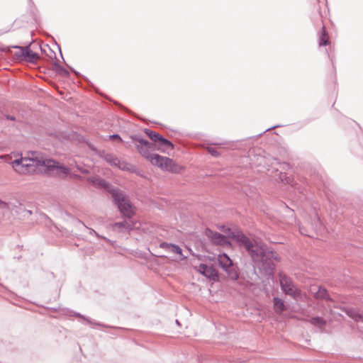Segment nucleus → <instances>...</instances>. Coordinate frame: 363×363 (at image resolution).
<instances>
[{
	"label": "nucleus",
	"mask_w": 363,
	"mask_h": 363,
	"mask_svg": "<svg viewBox=\"0 0 363 363\" xmlns=\"http://www.w3.org/2000/svg\"><path fill=\"white\" fill-rule=\"evenodd\" d=\"M108 138L111 140H116L118 142H122L123 141L121 137L118 134H117V133H114V134L110 135H108Z\"/></svg>",
	"instance_id": "7c9ffc66"
},
{
	"label": "nucleus",
	"mask_w": 363,
	"mask_h": 363,
	"mask_svg": "<svg viewBox=\"0 0 363 363\" xmlns=\"http://www.w3.org/2000/svg\"><path fill=\"white\" fill-rule=\"evenodd\" d=\"M91 150L95 151L100 158L104 160L111 166L116 167L117 164H119V159L115 155L108 153L105 150H97L95 147H91Z\"/></svg>",
	"instance_id": "423d86ee"
},
{
	"label": "nucleus",
	"mask_w": 363,
	"mask_h": 363,
	"mask_svg": "<svg viewBox=\"0 0 363 363\" xmlns=\"http://www.w3.org/2000/svg\"><path fill=\"white\" fill-rule=\"evenodd\" d=\"M174 145L173 143L165 138L164 136L160 135V138H158V140L156 143V150H161L162 152H165L166 150H173Z\"/></svg>",
	"instance_id": "f8f14e48"
},
{
	"label": "nucleus",
	"mask_w": 363,
	"mask_h": 363,
	"mask_svg": "<svg viewBox=\"0 0 363 363\" xmlns=\"http://www.w3.org/2000/svg\"><path fill=\"white\" fill-rule=\"evenodd\" d=\"M281 174H282V171H287L291 169V165L288 162L281 163Z\"/></svg>",
	"instance_id": "c85d7f7f"
},
{
	"label": "nucleus",
	"mask_w": 363,
	"mask_h": 363,
	"mask_svg": "<svg viewBox=\"0 0 363 363\" xmlns=\"http://www.w3.org/2000/svg\"><path fill=\"white\" fill-rule=\"evenodd\" d=\"M90 233H91V234H94L96 236H97V237H99V238L100 237V238H103L104 240H106V242H111V240H110L109 239H108V238H105V237H104V236H100V235H99V234H98V233H97L94 230H93V229H91Z\"/></svg>",
	"instance_id": "2f4dec72"
},
{
	"label": "nucleus",
	"mask_w": 363,
	"mask_h": 363,
	"mask_svg": "<svg viewBox=\"0 0 363 363\" xmlns=\"http://www.w3.org/2000/svg\"><path fill=\"white\" fill-rule=\"evenodd\" d=\"M87 180L89 182L92 183L93 184L98 185L101 187L108 189V191L112 189V188H110L111 184H109V182L105 181L104 179H100L98 177H92L88 178Z\"/></svg>",
	"instance_id": "6ab92c4d"
},
{
	"label": "nucleus",
	"mask_w": 363,
	"mask_h": 363,
	"mask_svg": "<svg viewBox=\"0 0 363 363\" xmlns=\"http://www.w3.org/2000/svg\"><path fill=\"white\" fill-rule=\"evenodd\" d=\"M77 169L83 174H87L89 173V171L87 169L82 167L79 165H77Z\"/></svg>",
	"instance_id": "473e14b6"
},
{
	"label": "nucleus",
	"mask_w": 363,
	"mask_h": 363,
	"mask_svg": "<svg viewBox=\"0 0 363 363\" xmlns=\"http://www.w3.org/2000/svg\"><path fill=\"white\" fill-rule=\"evenodd\" d=\"M13 166L14 167L21 166L22 168H25V170L28 172H30V167H33L32 162H30V159L28 157H21L20 159H16L13 162Z\"/></svg>",
	"instance_id": "4468645a"
},
{
	"label": "nucleus",
	"mask_w": 363,
	"mask_h": 363,
	"mask_svg": "<svg viewBox=\"0 0 363 363\" xmlns=\"http://www.w3.org/2000/svg\"><path fill=\"white\" fill-rule=\"evenodd\" d=\"M11 48L18 49L19 51L14 52L13 57L18 61H23L24 55V47L19 45H13L12 47H6L3 49V51L6 52H11Z\"/></svg>",
	"instance_id": "2eb2a0df"
},
{
	"label": "nucleus",
	"mask_w": 363,
	"mask_h": 363,
	"mask_svg": "<svg viewBox=\"0 0 363 363\" xmlns=\"http://www.w3.org/2000/svg\"><path fill=\"white\" fill-rule=\"evenodd\" d=\"M183 169L184 168L182 166L175 163L172 159L171 162H169V164H168V165H167V167H165L164 169L165 171H168L175 174L181 173Z\"/></svg>",
	"instance_id": "4be33fe9"
},
{
	"label": "nucleus",
	"mask_w": 363,
	"mask_h": 363,
	"mask_svg": "<svg viewBox=\"0 0 363 363\" xmlns=\"http://www.w3.org/2000/svg\"><path fill=\"white\" fill-rule=\"evenodd\" d=\"M199 271L201 274L205 277L213 280H216L218 277L216 270L212 266H208L206 264H200Z\"/></svg>",
	"instance_id": "9b49d317"
},
{
	"label": "nucleus",
	"mask_w": 363,
	"mask_h": 363,
	"mask_svg": "<svg viewBox=\"0 0 363 363\" xmlns=\"http://www.w3.org/2000/svg\"><path fill=\"white\" fill-rule=\"evenodd\" d=\"M73 177L77 179H81V177L78 174H74Z\"/></svg>",
	"instance_id": "4c0bfd02"
},
{
	"label": "nucleus",
	"mask_w": 363,
	"mask_h": 363,
	"mask_svg": "<svg viewBox=\"0 0 363 363\" xmlns=\"http://www.w3.org/2000/svg\"><path fill=\"white\" fill-rule=\"evenodd\" d=\"M227 272L230 274L232 279H234V280L238 279L239 274L236 271H234V270L230 271V269H229L228 272Z\"/></svg>",
	"instance_id": "c756f323"
},
{
	"label": "nucleus",
	"mask_w": 363,
	"mask_h": 363,
	"mask_svg": "<svg viewBox=\"0 0 363 363\" xmlns=\"http://www.w3.org/2000/svg\"><path fill=\"white\" fill-rule=\"evenodd\" d=\"M308 322L311 325L318 327L320 328H323L326 325V320L320 316L311 317L308 320Z\"/></svg>",
	"instance_id": "5701e85b"
},
{
	"label": "nucleus",
	"mask_w": 363,
	"mask_h": 363,
	"mask_svg": "<svg viewBox=\"0 0 363 363\" xmlns=\"http://www.w3.org/2000/svg\"><path fill=\"white\" fill-rule=\"evenodd\" d=\"M73 315L75 316V317L80 318L83 319L84 320L86 321L90 325L101 326V327L107 328H115V327L110 326V325H105V324H103V323H99V322L94 321L91 318H86L84 315H83L81 313H77V312H73Z\"/></svg>",
	"instance_id": "412c9836"
},
{
	"label": "nucleus",
	"mask_w": 363,
	"mask_h": 363,
	"mask_svg": "<svg viewBox=\"0 0 363 363\" xmlns=\"http://www.w3.org/2000/svg\"><path fill=\"white\" fill-rule=\"evenodd\" d=\"M117 168L121 170L128 171L133 172L135 171V167L126 162H121L119 160V164H117Z\"/></svg>",
	"instance_id": "a878e982"
},
{
	"label": "nucleus",
	"mask_w": 363,
	"mask_h": 363,
	"mask_svg": "<svg viewBox=\"0 0 363 363\" xmlns=\"http://www.w3.org/2000/svg\"><path fill=\"white\" fill-rule=\"evenodd\" d=\"M144 133L149 137V138L152 141V143L153 144H155L157 143V140H158V138H160V133L151 130V129H149V128H145L144 130Z\"/></svg>",
	"instance_id": "393cba45"
},
{
	"label": "nucleus",
	"mask_w": 363,
	"mask_h": 363,
	"mask_svg": "<svg viewBox=\"0 0 363 363\" xmlns=\"http://www.w3.org/2000/svg\"><path fill=\"white\" fill-rule=\"evenodd\" d=\"M28 157L30 159V162H32L33 167H38L40 166L47 167V163H48L49 159H45L41 153L38 152H30L28 154Z\"/></svg>",
	"instance_id": "0eeeda50"
},
{
	"label": "nucleus",
	"mask_w": 363,
	"mask_h": 363,
	"mask_svg": "<svg viewBox=\"0 0 363 363\" xmlns=\"http://www.w3.org/2000/svg\"><path fill=\"white\" fill-rule=\"evenodd\" d=\"M273 304L274 311L277 313L280 314L286 310V306L284 303V301L279 297H274Z\"/></svg>",
	"instance_id": "a211bd4d"
},
{
	"label": "nucleus",
	"mask_w": 363,
	"mask_h": 363,
	"mask_svg": "<svg viewBox=\"0 0 363 363\" xmlns=\"http://www.w3.org/2000/svg\"><path fill=\"white\" fill-rule=\"evenodd\" d=\"M52 66H53L54 69L56 70L60 74H62L63 76L69 75V72L65 68L62 67L57 62H55L52 64Z\"/></svg>",
	"instance_id": "bb28decb"
},
{
	"label": "nucleus",
	"mask_w": 363,
	"mask_h": 363,
	"mask_svg": "<svg viewBox=\"0 0 363 363\" xmlns=\"http://www.w3.org/2000/svg\"><path fill=\"white\" fill-rule=\"evenodd\" d=\"M314 297L317 299L332 301L328 290L323 286H318V291L314 294Z\"/></svg>",
	"instance_id": "aec40b11"
},
{
	"label": "nucleus",
	"mask_w": 363,
	"mask_h": 363,
	"mask_svg": "<svg viewBox=\"0 0 363 363\" xmlns=\"http://www.w3.org/2000/svg\"><path fill=\"white\" fill-rule=\"evenodd\" d=\"M6 118L8 119V120H10V121H15L16 120V118L13 116H11V115H6L5 116Z\"/></svg>",
	"instance_id": "72a5a7b5"
},
{
	"label": "nucleus",
	"mask_w": 363,
	"mask_h": 363,
	"mask_svg": "<svg viewBox=\"0 0 363 363\" xmlns=\"http://www.w3.org/2000/svg\"><path fill=\"white\" fill-rule=\"evenodd\" d=\"M45 172L50 177H56L60 179H64L70 175L69 168L52 159L48 160Z\"/></svg>",
	"instance_id": "20e7f679"
},
{
	"label": "nucleus",
	"mask_w": 363,
	"mask_h": 363,
	"mask_svg": "<svg viewBox=\"0 0 363 363\" xmlns=\"http://www.w3.org/2000/svg\"><path fill=\"white\" fill-rule=\"evenodd\" d=\"M109 193L111 194L113 203L117 206L121 213L123 214L124 217L130 218L133 215L132 204L123 192L116 188L112 187V189L109 190Z\"/></svg>",
	"instance_id": "f03ea898"
},
{
	"label": "nucleus",
	"mask_w": 363,
	"mask_h": 363,
	"mask_svg": "<svg viewBox=\"0 0 363 363\" xmlns=\"http://www.w3.org/2000/svg\"><path fill=\"white\" fill-rule=\"evenodd\" d=\"M280 286L283 292L287 295L295 297L298 294V291L291 280L286 276H280Z\"/></svg>",
	"instance_id": "39448f33"
},
{
	"label": "nucleus",
	"mask_w": 363,
	"mask_h": 363,
	"mask_svg": "<svg viewBox=\"0 0 363 363\" xmlns=\"http://www.w3.org/2000/svg\"><path fill=\"white\" fill-rule=\"evenodd\" d=\"M70 69L72 72H74L77 76H79V73L78 72H77L74 69H73L72 67H70Z\"/></svg>",
	"instance_id": "f704fd0d"
},
{
	"label": "nucleus",
	"mask_w": 363,
	"mask_h": 363,
	"mask_svg": "<svg viewBox=\"0 0 363 363\" xmlns=\"http://www.w3.org/2000/svg\"><path fill=\"white\" fill-rule=\"evenodd\" d=\"M135 227V223L132 220H123L121 222H116L113 225L114 230L117 229L120 233L129 232L133 230Z\"/></svg>",
	"instance_id": "1a4fd4ad"
},
{
	"label": "nucleus",
	"mask_w": 363,
	"mask_h": 363,
	"mask_svg": "<svg viewBox=\"0 0 363 363\" xmlns=\"http://www.w3.org/2000/svg\"><path fill=\"white\" fill-rule=\"evenodd\" d=\"M222 230L227 235L213 231L208 228L206 229L205 235L213 244L220 246H229L231 245L229 240H233L238 246L246 250L257 267L266 274H271L273 272L275 267L274 261L279 259L276 252L264 247L256 241L251 240L239 229L233 230L223 225Z\"/></svg>",
	"instance_id": "f257e3e1"
},
{
	"label": "nucleus",
	"mask_w": 363,
	"mask_h": 363,
	"mask_svg": "<svg viewBox=\"0 0 363 363\" xmlns=\"http://www.w3.org/2000/svg\"><path fill=\"white\" fill-rule=\"evenodd\" d=\"M149 161L152 164L164 170L167 165L171 162V159L158 154H154Z\"/></svg>",
	"instance_id": "6e6552de"
},
{
	"label": "nucleus",
	"mask_w": 363,
	"mask_h": 363,
	"mask_svg": "<svg viewBox=\"0 0 363 363\" xmlns=\"http://www.w3.org/2000/svg\"><path fill=\"white\" fill-rule=\"evenodd\" d=\"M329 43H330V40H329L328 33L325 30V26H323L321 33L319 37V45L320 46H326Z\"/></svg>",
	"instance_id": "b1692460"
},
{
	"label": "nucleus",
	"mask_w": 363,
	"mask_h": 363,
	"mask_svg": "<svg viewBox=\"0 0 363 363\" xmlns=\"http://www.w3.org/2000/svg\"><path fill=\"white\" fill-rule=\"evenodd\" d=\"M279 125H274V126H273V127H272V128H269L267 129L264 133H265L266 131L269 130H271V129H273V128H277V127H279Z\"/></svg>",
	"instance_id": "e433bc0d"
},
{
	"label": "nucleus",
	"mask_w": 363,
	"mask_h": 363,
	"mask_svg": "<svg viewBox=\"0 0 363 363\" xmlns=\"http://www.w3.org/2000/svg\"><path fill=\"white\" fill-rule=\"evenodd\" d=\"M39 59L40 55L37 52H33L30 49V45L24 47V55L23 61L31 64H35Z\"/></svg>",
	"instance_id": "9d476101"
},
{
	"label": "nucleus",
	"mask_w": 363,
	"mask_h": 363,
	"mask_svg": "<svg viewBox=\"0 0 363 363\" xmlns=\"http://www.w3.org/2000/svg\"><path fill=\"white\" fill-rule=\"evenodd\" d=\"M130 138L135 142V147L138 152L149 161L154 155L152 152L156 150V145L143 138L140 135H132Z\"/></svg>",
	"instance_id": "7ed1b4c3"
},
{
	"label": "nucleus",
	"mask_w": 363,
	"mask_h": 363,
	"mask_svg": "<svg viewBox=\"0 0 363 363\" xmlns=\"http://www.w3.org/2000/svg\"><path fill=\"white\" fill-rule=\"evenodd\" d=\"M0 205L2 206H5L6 205V203L4 201L0 200Z\"/></svg>",
	"instance_id": "c9c22d12"
},
{
	"label": "nucleus",
	"mask_w": 363,
	"mask_h": 363,
	"mask_svg": "<svg viewBox=\"0 0 363 363\" xmlns=\"http://www.w3.org/2000/svg\"><path fill=\"white\" fill-rule=\"evenodd\" d=\"M160 247L169 250L172 252L173 253L177 254V255H182V248L175 244L172 243H168L167 242H162L160 244Z\"/></svg>",
	"instance_id": "dca6fc26"
},
{
	"label": "nucleus",
	"mask_w": 363,
	"mask_h": 363,
	"mask_svg": "<svg viewBox=\"0 0 363 363\" xmlns=\"http://www.w3.org/2000/svg\"><path fill=\"white\" fill-rule=\"evenodd\" d=\"M218 262L219 267L225 272H228V270L233 266L232 259L225 253H223L218 255Z\"/></svg>",
	"instance_id": "ddd939ff"
},
{
	"label": "nucleus",
	"mask_w": 363,
	"mask_h": 363,
	"mask_svg": "<svg viewBox=\"0 0 363 363\" xmlns=\"http://www.w3.org/2000/svg\"><path fill=\"white\" fill-rule=\"evenodd\" d=\"M345 313L356 322H363V314L359 313L355 308H347L343 310Z\"/></svg>",
	"instance_id": "f3484780"
},
{
	"label": "nucleus",
	"mask_w": 363,
	"mask_h": 363,
	"mask_svg": "<svg viewBox=\"0 0 363 363\" xmlns=\"http://www.w3.org/2000/svg\"><path fill=\"white\" fill-rule=\"evenodd\" d=\"M206 150L208 152L210 153L214 157H218L220 156L219 152L212 147H207Z\"/></svg>",
	"instance_id": "cd10ccee"
}]
</instances>
